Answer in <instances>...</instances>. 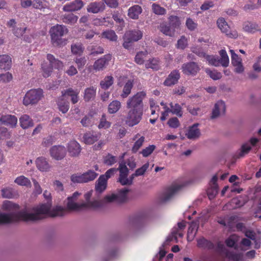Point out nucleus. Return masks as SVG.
<instances>
[{"mask_svg":"<svg viewBox=\"0 0 261 261\" xmlns=\"http://www.w3.org/2000/svg\"><path fill=\"white\" fill-rule=\"evenodd\" d=\"M106 8L105 5L101 2H94L88 4L87 11L89 13L96 14L103 12Z\"/></svg>","mask_w":261,"mask_h":261,"instance_id":"19","label":"nucleus"},{"mask_svg":"<svg viewBox=\"0 0 261 261\" xmlns=\"http://www.w3.org/2000/svg\"><path fill=\"white\" fill-rule=\"evenodd\" d=\"M79 69L82 68L86 64L87 60L85 57H76L74 59Z\"/></svg>","mask_w":261,"mask_h":261,"instance_id":"63","label":"nucleus"},{"mask_svg":"<svg viewBox=\"0 0 261 261\" xmlns=\"http://www.w3.org/2000/svg\"><path fill=\"white\" fill-rule=\"evenodd\" d=\"M101 134L98 132H89L85 133L83 136L84 142L87 144H92L100 138Z\"/></svg>","mask_w":261,"mask_h":261,"instance_id":"24","label":"nucleus"},{"mask_svg":"<svg viewBox=\"0 0 261 261\" xmlns=\"http://www.w3.org/2000/svg\"><path fill=\"white\" fill-rule=\"evenodd\" d=\"M2 196L5 198H12L14 197V190L11 188H4L2 190Z\"/></svg>","mask_w":261,"mask_h":261,"instance_id":"60","label":"nucleus"},{"mask_svg":"<svg viewBox=\"0 0 261 261\" xmlns=\"http://www.w3.org/2000/svg\"><path fill=\"white\" fill-rule=\"evenodd\" d=\"M147 55L148 52L146 50L137 53L135 58V62L138 64H143L145 60L146 59Z\"/></svg>","mask_w":261,"mask_h":261,"instance_id":"41","label":"nucleus"},{"mask_svg":"<svg viewBox=\"0 0 261 261\" xmlns=\"http://www.w3.org/2000/svg\"><path fill=\"white\" fill-rule=\"evenodd\" d=\"M57 104L59 110L63 113H66L69 109V102L64 100L62 96L59 98Z\"/></svg>","mask_w":261,"mask_h":261,"instance_id":"38","label":"nucleus"},{"mask_svg":"<svg viewBox=\"0 0 261 261\" xmlns=\"http://www.w3.org/2000/svg\"><path fill=\"white\" fill-rule=\"evenodd\" d=\"M143 114V110H129L125 117L126 124L130 127L138 124L142 118Z\"/></svg>","mask_w":261,"mask_h":261,"instance_id":"8","label":"nucleus"},{"mask_svg":"<svg viewBox=\"0 0 261 261\" xmlns=\"http://www.w3.org/2000/svg\"><path fill=\"white\" fill-rule=\"evenodd\" d=\"M197 245L199 247L207 248L209 249H213L214 247V245L211 242L205 239L204 238H201L197 241Z\"/></svg>","mask_w":261,"mask_h":261,"instance_id":"44","label":"nucleus"},{"mask_svg":"<svg viewBox=\"0 0 261 261\" xmlns=\"http://www.w3.org/2000/svg\"><path fill=\"white\" fill-rule=\"evenodd\" d=\"M79 92L77 90H74L72 88H69L62 91V96H68L71 97V101L73 104L77 103L79 100Z\"/></svg>","mask_w":261,"mask_h":261,"instance_id":"27","label":"nucleus"},{"mask_svg":"<svg viewBox=\"0 0 261 261\" xmlns=\"http://www.w3.org/2000/svg\"><path fill=\"white\" fill-rule=\"evenodd\" d=\"M142 9L139 5H134L128 10V16L132 19H137L139 15L142 13Z\"/></svg>","mask_w":261,"mask_h":261,"instance_id":"30","label":"nucleus"},{"mask_svg":"<svg viewBox=\"0 0 261 261\" xmlns=\"http://www.w3.org/2000/svg\"><path fill=\"white\" fill-rule=\"evenodd\" d=\"M113 77L112 76H107L100 82V85L101 88L108 89L113 84Z\"/></svg>","mask_w":261,"mask_h":261,"instance_id":"47","label":"nucleus"},{"mask_svg":"<svg viewBox=\"0 0 261 261\" xmlns=\"http://www.w3.org/2000/svg\"><path fill=\"white\" fill-rule=\"evenodd\" d=\"M107 184V178L104 175H100L96 183V193L103 192L106 189Z\"/></svg>","mask_w":261,"mask_h":261,"instance_id":"33","label":"nucleus"},{"mask_svg":"<svg viewBox=\"0 0 261 261\" xmlns=\"http://www.w3.org/2000/svg\"><path fill=\"white\" fill-rule=\"evenodd\" d=\"M219 54L221 56V58L219 59L221 65L224 67H227L229 65V60L226 51L224 49H221L219 51Z\"/></svg>","mask_w":261,"mask_h":261,"instance_id":"42","label":"nucleus"},{"mask_svg":"<svg viewBox=\"0 0 261 261\" xmlns=\"http://www.w3.org/2000/svg\"><path fill=\"white\" fill-rule=\"evenodd\" d=\"M67 148L69 155L72 157L77 156L81 151L80 144L75 140L70 141L67 144Z\"/></svg>","mask_w":261,"mask_h":261,"instance_id":"21","label":"nucleus"},{"mask_svg":"<svg viewBox=\"0 0 261 261\" xmlns=\"http://www.w3.org/2000/svg\"><path fill=\"white\" fill-rule=\"evenodd\" d=\"M218 247L219 250L223 252L226 256L229 259L233 261H241L243 259V256L242 253H236L228 251L225 248L224 245L222 243H218Z\"/></svg>","mask_w":261,"mask_h":261,"instance_id":"18","label":"nucleus"},{"mask_svg":"<svg viewBox=\"0 0 261 261\" xmlns=\"http://www.w3.org/2000/svg\"><path fill=\"white\" fill-rule=\"evenodd\" d=\"M182 71L186 75H195L200 70L198 64L194 62H190L182 65Z\"/></svg>","mask_w":261,"mask_h":261,"instance_id":"16","label":"nucleus"},{"mask_svg":"<svg viewBox=\"0 0 261 261\" xmlns=\"http://www.w3.org/2000/svg\"><path fill=\"white\" fill-rule=\"evenodd\" d=\"M155 148L156 146L154 145H150L142 149V150L140 152V153L141 154L143 157L146 158L149 156Z\"/></svg>","mask_w":261,"mask_h":261,"instance_id":"56","label":"nucleus"},{"mask_svg":"<svg viewBox=\"0 0 261 261\" xmlns=\"http://www.w3.org/2000/svg\"><path fill=\"white\" fill-rule=\"evenodd\" d=\"M121 107V102L117 100L112 101L108 106V112L110 114H114L119 111Z\"/></svg>","mask_w":261,"mask_h":261,"instance_id":"39","label":"nucleus"},{"mask_svg":"<svg viewBox=\"0 0 261 261\" xmlns=\"http://www.w3.org/2000/svg\"><path fill=\"white\" fill-rule=\"evenodd\" d=\"M188 45V41L187 38L182 36L181 38L178 40L176 47L177 48L184 49Z\"/></svg>","mask_w":261,"mask_h":261,"instance_id":"64","label":"nucleus"},{"mask_svg":"<svg viewBox=\"0 0 261 261\" xmlns=\"http://www.w3.org/2000/svg\"><path fill=\"white\" fill-rule=\"evenodd\" d=\"M198 123H195L190 126L186 133L187 137L191 140H195L199 138L201 135L200 129L198 128Z\"/></svg>","mask_w":261,"mask_h":261,"instance_id":"23","label":"nucleus"},{"mask_svg":"<svg viewBox=\"0 0 261 261\" xmlns=\"http://www.w3.org/2000/svg\"><path fill=\"white\" fill-rule=\"evenodd\" d=\"M81 193L75 192L71 196L68 197L64 203L66 207H64L61 205H56L51 208V202H47L42 204L48 205L49 206L48 212L45 215L47 217H61L65 215L68 211H80L83 210L82 203H77V200Z\"/></svg>","mask_w":261,"mask_h":261,"instance_id":"3","label":"nucleus"},{"mask_svg":"<svg viewBox=\"0 0 261 261\" xmlns=\"http://www.w3.org/2000/svg\"><path fill=\"white\" fill-rule=\"evenodd\" d=\"M198 225L197 221L192 222L190 224L187 233V240L189 242H191L194 240L198 230Z\"/></svg>","mask_w":261,"mask_h":261,"instance_id":"28","label":"nucleus"},{"mask_svg":"<svg viewBox=\"0 0 261 261\" xmlns=\"http://www.w3.org/2000/svg\"><path fill=\"white\" fill-rule=\"evenodd\" d=\"M151 9L152 12L158 15H163L166 13V9L156 3H153L152 5Z\"/></svg>","mask_w":261,"mask_h":261,"instance_id":"49","label":"nucleus"},{"mask_svg":"<svg viewBox=\"0 0 261 261\" xmlns=\"http://www.w3.org/2000/svg\"><path fill=\"white\" fill-rule=\"evenodd\" d=\"M19 122L20 126L23 129H27L29 127H32L34 125L33 120L29 116L26 114L22 115L19 118Z\"/></svg>","mask_w":261,"mask_h":261,"instance_id":"32","label":"nucleus"},{"mask_svg":"<svg viewBox=\"0 0 261 261\" xmlns=\"http://www.w3.org/2000/svg\"><path fill=\"white\" fill-rule=\"evenodd\" d=\"M33 7L35 9L43 10L47 8L48 6L44 0H34L33 2Z\"/></svg>","mask_w":261,"mask_h":261,"instance_id":"54","label":"nucleus"},{"mask_svg":"<svg viewBox=\"0 0 261 261\" xmlns=\"http://www.w3.org/2000/svg\"><path fill=\"white\" fill-rule=\"evenodd\" d=\"M226 111V106L225 102L222 100H219L216 102L212 110L211 115V119H217L224 115Z\"/></svg>","mask_w":261,"mask_h":261,"instance_id":"11","label":"nucleus"},{"mask_svg":"<svg viewBox=\"0 0 261 261\" xmlns=\"http://www.w3.org/2000/svg\"><path fill=\"white\" fill-rule=\"evenodd\" d=\"M159 61L156 59L149 60L145 64L146 68H151L153 70H158L159 68Z\"/></svg>","mask_w":261,"mask_h":261,"instance_id":"55","label":"nucleus"},{"mask_svg":"<svg viewBox=\"0 0 261 261\" xmlns=\"http://www.w3.org/2000/svg\"><path fill=\"white\" fill-rule=\"evenodd\" d=\"M83 6L84 3L82 0H74L64 5L63 10L64 12H73L81 10Z\"/></svg>","mask_w":261,"mask_h":261,"instance_id":"22","label":"nucleus"},{"mask_svg":"<svg viewBox=\"0 0 261 261\" xmlns=\"http://www.w3.org/2000/svg\"><path fill=\"white\" fill-rule=\"evenodd\" d=\"M84 50V47L81 43H75L71 46V51L73 55H81Z\"/></svg>","mask_w":261,"mask_h":261,"instance_id":"40","label":"nucleus"},{"mask_svg":"<svg viewBox=\"0 0 261 261\" xmlns=\"http://www.w3.org/2000/svg\"><path fill=\"white\" fill-rule=\"evenodd\" d=\"M146 93L145 91H140L128 98L126 101V108L129 110H143V100L145 98Z\"/></svg>","mask_w":261,"mask_h":261,"instance_id":"5","label":"nucleus"},{"mask_svg":"<svg viewBox=\"0 0 261 261\" xmlns=\"http://www.w3.org/2000/svg\"><path fill=\"white\" fill-rule=\"evenodd\" d=\"M182 186L174 184L169 187L161 197L162 202H166L171 199L181 188Z\"/></svg>","mask_w":261,"mask_h":261,"instance_id":"12","label":"nucleus"},{"mask_svg":"<svg viewBox=\"0 0 261 261\" xmlns=\"http://www.w3.org/2000/svg\"><path fill=\"white\" fill-rule=\"evenodd\" d=\"M111 59L112 56L110 54L103 56L94 62L93 65V69L96 71L103 70L108 65Z\"/></svg>","mask_w":261,"mask_h":261,"instance_id":"15","label":"nucleus"},{"mask_svg":"<svg viewBox=\"0 0 261 261\" xmlns=\"http://www.w3.org/2000/svg\"><path fill=\"white\" fill-rule=\"evenodd\" d=\"M160 31L166 36L173 37L175 35V30L169 24L165 22L162 23L160 26Z\"/></svg>","mask_w":261,"mask_h":261,"instance_id":"34","label":"nucleus"},{"mask_svg":"<svg viewBox=\"0 0 261 261\" xmlns=\"http://www.w3.org/2000/svg\"><path fill=\"white\" fill-rule=\"evenodd\" d=\"M144 141L145 138L143 136L140 137L138 140H137L132 147V152L134 153L137 152L140 148V147L143 145Z\"/></svg>","mask_w":261,"mask_h":261,"instance_id":"58","label":"nucleus"},{"mask_svg":"<svg viewBox=\"0 0 261 261\" xmlns=\"http://www.w3.org/2000/svg\"><path fill=\"white\" fill-rule=\"evenodd\" d=\"M169 24L171 25L173 28H178L180 25V22L179 18L177 16L171 15L168 17Z\"/></svg>","mask_w":261,"mask_h":261,"instance_id":"50","label":"nucleus"},{"mask_svg":"<svg viewBox=\"0 0 261 261\" xmlns=\"http://www.w3.org/2000/svg\"><path fill=\"white\" fill-rule=\"evenodd\" d=\"M7 25L11 29L13 34L17 37H21L27 30L24 23H17L14 19H11L7 23Z\"/></svg>","mask_w":261,"mask_h":261,"instance_id":"9","label":"nucleus"},{"mask_svg":"<svg viewBox=\"0 0 261 261\" xmlns=\"http://www.w3.org/2000/svg\"><path fill=\"white\" fill-rule=\"evenodd\" d=\"M42 95L43 91L41 89H31L25 94L23 103L25 106L36 103L40 100Z\"/></svg>","mask_w":261,"mask_h":261,"instance_id":"7","label":"nucleus"},{"mask_svg":"<svg viewBox=\"0 0 261 261\" xmlns=\"http://www.w3.org/2000/svg\"><path fill=\"white\" fill-rule=\"evenodd\" d=\"M129 191L128 188H124L117 193L106 195L102 199H100L98 196H96V193L93 190L87 191L84 195L85 201L82 202L83 210L96 209L112 203L123 202L127 199Z\"/></svg>","mask_w":261,"mask_h":261,"instance_id":"2","label":"nucleus"},{"mask_svg":"<svg viewBox=\"0 0 261 261\" xmlns=\"http://www.w3.org/2000/svg\"><path fill=\"white\" fill-rule=\"evenodd\" d=\"M41 68L42 70V75L44 77H48L49 76L53 71V69L51 66L47 65L46 63L42 64Z\"/></svg>","mask_w":261,"mask_h":261,"instance_id":"57","label":"nucleus"},{"mask_svg":"<svg viewBox=\"0 0 261 261\" xmlns=\"http://www.w3.org/2000/svg\"><path fill=\"white\" fill-rule=\"evenodd\" d=\"M103 37L107 38L110 41H116L117 36L114 31L108 30L102 33Z\"/></svg>","mask_w":261,"mask_h":261,"instance_id":"59","label":"nucleus"},{"mask_svg":"<svg viewBox=\"0 0 261 261\" xmlns=\"http://www.w3.org/2000/svg\"><path fill=\"white\" fill-rule=\"evenodd\" d=\"M85 182H88L94 180L98 176V174L94 171L89 170L83 174Z\"/></svg>","mask_w":261,"mask_h":261,"instance_id":"45","label":"nucleus"},{"mask_svg":"<svg viewBox=\"0 0 261 261\" xmlns=\"http://www.w3.org/2000/svg\"><path fill=\"white\" fill-rule=\"evenodd\" d=\"M243 29L245 32L254 33L258 29V25L254 22L246 21L243 23Z\"/></svg>","mask_w":261,"mask_h":261,"instance_id":"36","label":"nucleus"},{"mask_svg":"<svg viewBox=\"0 0 261 261\" xmlns=\"http://www.w3.org/2000/svg\"><path fill=\"white\" fill-rule=\"evenodd\" d=\"M61 18L63 22L71 25L75 23L78 19V16L73 13L65 14Z\"/></svg>","mask_w":261,"mask_h":261,"instance_id":"35","label":"nucleus"},{"mask_svg":"<svg viewBox=\"0 0 261 261\" xmlns=\"http://www.w3.org/2000/svg\"><path fill=\"white\" fill-rule=\"evenodd\" d=\"M170 106L171 107L170 112L178 117L182 116V112L181 111V107L177 103L173 105V103L171 102L170 103Z\"/></svg>","mask_w":261,"mask_h":261,"instance_id":"51","label":"nucleus"},{"mask_svg":"<svg viewBox=\"0 0 261 261\" xmlns=\"http://www.w3.org/2000/svg\"><path fill=\"white\" fill-rule=\"evenodd\" d=\"M142 32L139 30H129L126 32L123 36V46L125 48H128L132 42L138 41L142 38Z\"/></svg>","mask_w":261,"mask_h":261,"instance_id":"6","label":"nucleus"},{"mask_svg":"<svg viewBox=\"0 0 261 261\" xmlns=\"http://www.w3.org/2000/svg\"><path fill=\"white\" fill-rule=\"evenodd\" d=\"M110 126L111 123L107 120L106 116L105 115H102L98 125V128L100 129H107L109 128Z\"/></svg>","mask_w":261,"mask_h":261,"instance_id":"62","label":"nucleus"},{"mask_svg":"<svg viewBox=\"0 0 261 261\" xmlns=\"http://www.w3.org/2000/svg\"><path fill=\"white\" fill-rule=\"evenodd\" d=\"M251 149V146L249 143H246L243 144L237 154V157L240 158L244 156L246 154L249 153Z\"/></svg>","mask_w":261,"mask_h":261,"instance_id":"43","label":"nucleus"},{"mask_svg":"<svg viewBox=\"0 0 261 261\" xmlns=\"http://www.w3.org/2000/svg\"><path fill=\"white\" fill-rule=\"evenodd\" d=\"M118 171H119L118 181L122 186L131 185V180L128 179V169L125 163L121 162L119 164Z\"/></svg>","mask_w":261,"mask_h":261,"instance_id":"10","label":"nucleus"},{"mask_svg":"<svg viewBox=\"0 0 261 261\" xmlns=\"http://www.w3.org/2000/svg\"><path fill=\"white\" fill-rule=\"evenodd\" d=\"M117 162V158L110 153L104 157L103 163L108 166H112Z\"/></svg>","mask_w":261,"mask_h":261,"instance_id":"53","label":"nucleus"},{"mask_svg":"<svg viewBox=\"0 0 261 261\" xmlns=\"http://www.w3.org/2000/svg\"><path fill=\"white\" fill-rule=\"evenodd\" d=\"M46 58L49 62V65L52 67V69L55 68V69L59 70L63 68L64 66L63 63L61 61L56 59L53 55L50 54H47Z\"/></svg>","mask_w":261,"mask_h":261,"instance_id":"29","label":"nucleus"},{"mask_svg":"<svg viewBox=\"0 0 261 261\" xmlns=\"http://www.w3.org/2000/svg\"><path fill=\"white\" fill-rule=\"evenodd\" d=\"M12 64L11 58L7 55L0 56V68L8 70L10 68Z\"/></svg>","mask_w":261,"mask_h":261,"instance_id":"31","label":"nucleus"},{"mask_svg":"<svg viewBox=\"0 0 261 261\" xmlns=\"http://www.w3.org/2000/svg\"><path fill=\"white\" fill-rule=\"evenodd\" d=\"M49 153L52 158L56 160H61L65 156L66 150L63 146L55 145L50 149Z\"/></svg>","mask_w":261,"mask_h":261,"instance_id":"14","label":"nucleus"},{"mask_svg":"<svg viewBox=\"0 0 261 261\" xmlns=\"http://www.w3.org/2000/svg\"><path fill=\"white\" fill-rule=\"evenodd\" d=\"M133 86V82L130 80H128L125 83L123 89L122 93L121 95L122 98H126L130 94Z\"/></svg>","mask_w":261,"mask_h":261,"instance_id":"48","label":"nucleus"},{"mask_svg":"<svg viewBox=\"0 0 261 261\" xmlns=\"http://www.w3.org/2000/svg\"><path fill=\"white\" fill-rule=\"evenodd\" d=\"M15 182L20 186L31 187V182L30 180L24 176H20L17 177L15 180Z\"/></svg>","mask_w":261,"mask_h":261,"instance_id":"52","label":"nucleus"},{"mask_svg":"<svg viewBox=\"0 0 261 261\" xmlns=\"http://www.w3.org/2000/svg\"><path fill=\"white\" fill-rule=\"evenodd\" d=\"M96 88L93 86L87 88L85 90L84 98L86 101L93 99L96 95Z\"/></svg>","mask_w":261,"mask_h":261,"instance_id":"37","label":"nucleus"},{"mask_svg":"<svg viewBox=\"0 0 261 261\" xmlns=\"http://www.w3.org/2000/svg\"><path fill=\"white\" fill-rule=\"evenodd\" d=\"M48 206V205L40 204L33 207L30 211L18 212V205L10 201H5L2 208L8 213L0 212V225L19 220L34 221L43 219L45 218Z\"/></svg>","mask_w":261,"mask_h":261,"instance_id":"1","label":"nucleus"},{"mask_svg":"<svg viewBox=\"0 0 261 261\" xmlns=\"http://www.w3.org/2000/svg\"><path fill=\"white\" fill-rule=\"evenodd\" d=\"M185 226L186 224L185 222L178 223L177 226H175L172 228L171 234L167 238L166 242L168 243L174 240L175 241V242H177L176 233L178 232L179 230L184 229Z\"/></svg>","mask_w":261,"mask_h":261,"instance_id":"25","label":"nucleus"},{"mask_svg":"<svg viewBox=\"0 0 261 261\" xmlns=\"http://www.w3.org/2000/svg\"><path fill=\"white\" fill-rule=\"evenodd\" d=\"M0 122L11 128H14L17 124V118L14 115L0 114Z\"/></svg>","mask_w":261,"mask_h":261,"instance_id":"20","label":"nucleus"},{"mask_svg":"<svg viewBox=\"0 0 261 261\" xmlns=\"http://www.w3.org/2000/svg\"><path fill=\"white\" fill-rule=\"evenodd\" d=\"M68 33V29L64 25L57 24L51 28L49 33L51 42L55 46L61 47L67 44V40L62 36Z\"/></svg>","mask_w":261,"mask_h":261,"instance_id":"4","label":"nucleus"},{"mask_svg":"<svg viewBox=\"0 0 261 261\" xmlns=\"http://www.w3.org/2000/svg\"><path fill=\"white\" fill-rule=\"evenodd\" d=\"M217 25L221 32L225 33L228 37L232 38H237L238 36L237 32L230 31L229 27L224 18H219L217 20Z\"/></svg>","mask_w":261,"mask_h":261,"instance_id":"13","label":"nucleus"},{"mask_svg":"<svg viewBox=\"0 0 261 261\" xmlns=\"http://www.w3.org/2000/svg\"><path fill=\"white\" fill-rule=\"evenodd\" d=\"M180 77V74L178 70H175L172 71L164 82V84L167 86H171L175 84Z\"/></svg>","mask_w":261,"mask_h":261,"instance_id":"26","label":"nucleus"},{"mask_svg":"<svg viewBox=\"0 0 261 261\" xmlns=\"http://www.w3.org/2000/svg\"><path fill=\"white\" fill-rule=\"evenodd\" d=\"M205 71L214 80L220 79L222 77L221 73L216 70L212 71L209 68H206Z\"/></svg>","mask_w":261,"mask_h":261,"instance_id":"61","label":"nucleus"},{"mask_svg":"<svg viewBox=\"0 0 261 261\" xmlns=\"http://www.w3.org/2000/svg\"><path fill=\"white\" fill-rule=\"evenodd\" d=\"M204 58L208 62V64L216 67L221 65L220 60L218 56H210L206 55Z\"/></svg>","mask_w":261,"mask_h":261,"instance_id":"46","label":"nucleus"},{"mask_svg":"<svg viewBox=\"0 0 261 261\" xmlns=\"http://www.w3.org/2000/svg\"><path fill=\"white\" fill-rule=\"evenodd\" d=\"M35 164L38 170L42 172H49L51 168L47 159L43 156L37 158L35 160Z\"/></svg>","mask_w":261,"mask_h":261,"instance_id":"17","label":"nucleus"}]
</instances>
